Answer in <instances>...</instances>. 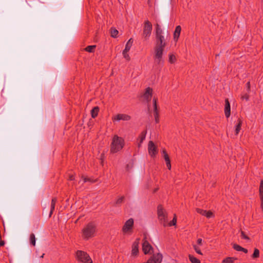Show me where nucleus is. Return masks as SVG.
Returning <instances> with one entry per match:
<instances>
[{
  "label": "nucleus",
  "instance_id": "f257e3e1",
  "mask_svg": "<svg viewBox=\"0 0 263 263\" xmlns=\"http://www.w3.org/2000/svg\"><path fill=\"white\" fill-rule=\"evenodd\" d=\"M156 39L154 58L155 62L159 65L163 63V53L166 43L162 34L156 35Z\"/></svg>",
  "mask_w": 263,
  "mask_h": 263
},
{
  "label": "nucleus",
  "instance_id": "f03ea898",
  "mask_svg": "<svg viewBox=\"0 0 263 263\" xmlns=\"http://www.w3.org/2000/svg\"><path fill=\"white\" fill-rule=\"evenodd\" d=\"M97 226L93 222H90L85 225L81 231L82 237L84 240H89L96 235Z\"/></svg>",
  "mask_w": 263,
  "mask_h": 263
},
{
  "label": "nucleus",
  "instance_id": "7ed1b4c3",
  "mask_svg": "<svg viewBox=\"0 0 263 263\" xmlns=\"http://www.w3.org/2000/svg\"><path fill=\"white\" fill-rule=\"evenodd\" d=\"M125 141L123 138L115 135L112 137L110 144V152L116 153L120 151L124 146Z\"/></svg>",
  "mask_w": 263,
  "mask_h": 263
},
{
  "label": "nucleus",
  "instance_id": "20e7f679",
  "mask_svg": "<svg viewBox=\"0 0 263 263\" xmlns=\"http://www.w3.org/2000/svg\"><path fill=\"white\" fill-rule=\"evenodd\" d=\"M157 214L161 223L164 227H166L167 226V213L161 205L158 206Z\"/></svg>",
  "mask_w": 263,
  "mask_h": 263
},
{
  "label": "nucleus",
  "instance_id": "39448f33",
  "mask_svg": "<svg viewBox=\"0 0 263 263\" xmlns=\"http://www.w3.org/2000/svg\"><path fill=\"white\" fill-rule=\"evenodd\" d=\"M76 258L79 261L83 263H92V260L85 252L78 250L76 252Z\"/></svg>",
  "mask_w": 263,
  "mask_h": 263
},
{
  "label": "nucleus",
  "instance_id": "423d86ee",
  "mask_svg": "<svg viewBox=\"0 0 263 263\" xmlns=\"http://www.w3.org/2000/svg\"><path fill=\"white\" fill-rule=\"evenodd\" d=\"M152 31V25L149 21L146 20L143 24L142 36L146 40L150 37Z\"/></svg>",
  "mask_w": 263,
  "mask_h": 263
},
{
  "label": "nucleus",
  "instance_id": "0eeeda50",
  "mask_svg": "<svg viewBox=\"0 0 263 263\" xmlns=\"http://www.w3.org/2000/svg\"><path fill=\"white\" fill-rule=\"evenodd\" d=\"M134 222V219L133 218H129L125 222L122 229L124 234L130 235L132 233Z\"/></svg>",
  "mask_w": 263,
  "mask_h": 263
},
{
  "label": "nucleus",
  "instance_id": "6e6552de",
  "mask_svg": "<svg viewBox=\"0 0 263 263\" xmlns=\"http://www.w3.org/2000/svg\"><path fill=\"white\" fill-rule=\"evenodd\" d=\"M148 109L151 112L153 113L156 123H158L159 122V111L157 108L156 98H153L152 107H148Z\"/></svg>",
  "mask_w": 263,
  "mask_h": 263
},
{
  "label": "nucleus",
  "instance_id": "1a4fd4ad",
  "mask_svg": "<svg viewBox=\"0 0 263 263\" xmlns=\"http://www.w3.org/2000/svg\"><path fill=\"white\" fill-rule=\"evenodd\" d=\"M153 90L151 87H147L142 95V97L147 102H149L152 98Z\"/></svg>",
  "mask_w": 263,
  "mask_h": 263
},
{
  "label": "nucleus",
  "instance_id": "9d476101",
  "mask_svg": "<svg viewBox=\"0 0 263 263\" xmlns=\"http://www.w3.org/2000/svg\"><path fill=\"white\" fill-rule=\"evenodd\" d=\"M148 151L151 157H154L158 153L157 148L153 141H150L148 144Z\"/></svg>",
  "mask_w": 263,
  "mask_h": 263
},
{
  "label": "nucleus",
  "instance_id": "9b49d317",
  "mask_svg": "<svg viewBox=\"0 0 263 263\" xmlns=\"http://www.w3.org/2000/svg\"><path fill=\"white\" fill-rule=\"evenodd\" d=\"M130 116L126 114H119L115 116L112 118L113 121H119L121 120L123 121H128L130 119Z\"/></svg>",
  "mask_w": 263,
  "mask_h": 263
},
{
  "label": "nucleus",
  "instance_id": "f8f14e48",
  "mask_svg": "<svg viewBox=\"0 0 263 263\" xmlns=\"http://www.w3.org/2000/svg\"><path fill=\"white\" fill-rule=\"evenodd\" d=\"M139 240L136 239L133 243L132 250V256L136 257L138 255L139 253Z\"/></svg>",
  "mask_w": 263,
  "mask_h": 263
},
{
  "label": "nucleus",
  "instance_id": "ddd939ff",
  "mask_svg": "<svg viewBox=\"0 0 263 263\" xmlns=\"http://www.w3.org/2000/svg\"><path fill=\"white\" fill-rule=\"evenodd\" d=\"M152 248V247L149 242L147 240H144L142 243V250L144 254L149 253Z\"/></svg>",
  "mask_w": 263,
  "mask_h": 263
},
{
  "label": "nucleus",
  "instance_id": "4468645a",
  "mask_svg": "<svg viewBox=\"0 0 263 263\" xmlns=\"http://www.w3.org/2000/svg\"><path fill=\"white\" fill-rule=\"evenodd\" d=\"M231 107L230 104L228 99L225 100L224 114L227 118H229L230 116Z\"/></svg>",
  "mask_w": 263,
  "mask_h": 263
},
{
  "label": "nucleus",
  "instance_id": "2eb2a0df",
  "mask_svg": "<svg viewBox=\"0 0 263 263\" xmlns=\"http://www.w3.org/2000/svg\"><path fill=\"white\" fill-rule=\"evenodd\" d=\"M181 31V27L180 26L178 25L176 27L175 31L173 34L174 40L175 42L178 41L179 36L180 35Z\"/></svg>",
  "mask_w": 263,
  "mask_h": 263
},
{
  "label": "nucleus",
  "instance_id": "dca6fc26",
  "mask_svg": "<svg viewBox=\"0 0 263 263\" xmlns=\"http://www.w3.org/2000/svg\"><path fill=\"white\" fill-rule=\"evenodd\" d=\"M163 154L164 159L166 162V166L168 168V169L171 170V161L170 160L169 156L168 154L166 153V151L163 150Z\"/></svg>",
  "mask_w": 263,
  "mask_h": 263
},
{
  "label": "nucleus",
  "instance_id": "f3484780",
  "mask_svg": "<svg viewBox=\"0 0 263 263\" xmlns=\"http://www.w3.org/2000/svg\"><path fill=\"white\" fill-rule=\"evenodd\" d=\"M146 136V133L145 132H143L141 133L140 135L139 138H138V146L139 147L141 146V144L142 143L143 141L145 139Z\"/></svg>",
  "mask_w": 263,
  "mask_h": 263
},
{
  "label": "nucleus",
  "instance_id": "a211bd4d",
  "mask_svg": "<svg viewBox=\"0 0 263 263\" xmlns=\"http://www.w3.org/2000/svg\"><path fill=\"white\" fill-rule=\"evenodd\" d=\"M57 201V199L56 198H52L51 200V205H50V211L49 213V216L50 217L53 213V211L55 209V205Z\"/></svg>",
  "mask_w": 263,
  "mask_h": 263
},
{
  "label": "nucleus",
  "instance_id": "6ab92c4d",
  "mask_svg": "<svg viewBox=\"0 0 263 263\" xmlns=\"http://www.w3.org/2000/svg\"><path fill=\"white\" fill-rule=\"evenodd\" d=\"M242 121H241V119H239L238 120V122L236 125L235 129L236 135H237L238 134V133H239L240 130L241 129V126L242 125Z\"/></svg>",
  "mask_w": 263,
  "mask_h": 263
},
{
  "label": "nucleus",
  "instance_id": "aec40b11",
  "mask_svg": "<svg viewBox=\"0 0 263 263\" xmlns=\"http://www.w3.org/2000/svg\"><path fill=\"white\" fill-rule=\"evenodd\" d=\"M133 40L132 39H130L128 42L126 43L125 49L124 50H125V52H128L130 49V48L132 46Z\"/></svg>",
  "mask_w": 263,
  "mask_h": 263
},
{
  "label": "nucleus",
  "instance_id": "412c9836",
  "mask_svg": "<svg viewBox=\"0 0 263 263\" xmlns=\"http://www.w3.org/2000/svg\"><path fill=\"white\" fill-rule=\"evenodd\" d=\"M176 61V56L173 53H170L168 55V62L171 64H174Z\"/></svg>",
  "mask_w": 263,
  "mask_h": 263
},
{
  "label": "nucleus",
  "instance_id": "4be33fe9",
  "mask_svg": "<svg viewBox=\"0 0 263 263\" xmlns=\"http://www.w3.org/2000/svg\"><path fill=\"white\" fill-rule=\"evenodd\" d=\"M99 107H95L91 111V117L93 118H95V117H96L98 115V111H99Z\"/></svg>",
  "mask_w": 263,
  "mask_h": 263
},
{
  "label": "nucleus",
  "instance_id": "5701e85b",
  "mask_svg": "<svg viewBox=\"0 0 263 263\" xmlns=\"http://www.w3.org/2000/svg\"><path fill=\"white\" fill-rule=\"evenodd\" d=\"M163 34V30L161 29L160 26L157 24L156 25V35Z\"/></svg>",
  "mask_w": 263,
  "mask_h": 263
},
{
  "label": "nucleus",
  "instance_id": "b1692460",
  "mask_svg": "<svg viewBox=\"0 0 263 263\" xmlns=\"http://www.w3.org/2000/svg\"><path fill=\"white\" fill-rule=\"evenodd\" d=\"M189 257L192 263H200V261L193 255H189Z\"/></svg>",
  "mask_w": 263,
  "mask_h": 263
},
{
  "label": "nucleus",
  "instance_id": "393cba45",
  "mask_svg": "<svg viewBox=\"0 0 263 263\" xmlns=\"http://www.w3.org/2000/svg\"><path fill=\"white\" fill-rule=\"evenodd\" d=\"M96 47L95 45L88 46L85 48V50L88 52H93Z\"/></svg>",
  "mask_w": 263,
  "mask_h": 263
},
{
  "label": "nucleus",
  "instance_id": "a878e982",
  "mask_svg": "<svg viewBox=\"0 0 263 263\" xmlns=\"http://www.w3.org/2000/svg\"><path fill=\"white\" fill-rule=\"evenodd\" d=\"M30 242L33 246L35 245V237L34 234H31L30 235Z\"/></svg>",
  "mask_w": 263,
  "mask_h": 263
},
{
  "label": "nucleus",
  "instance_id": "bb28decb",
  "mask_svg": "<svg viewBox=\"0 0 263 263\" xmlns=\"http://www.w3.org/2000/svg\"><path fill=\"white\" fill-rule=\"evenodd\" d=\"M259 257V251L257 249H255L254 253L252 255L253 258H257Z\"/></svg>",
  "mask_w": 263,
  "mask_h": 263
},
{
  "label": "nucleus",
  "instance_id": "cd10ccee",
  "mask_svg": "<svg viewBox=\"0 0 263 263\" xmlns=\"http://www.w3.org/2000/svg\"><path fill=\"white\" fill-rule=\"evenodd\" d=\"M110 34L112 37H116L118 34V31L115 28H111L110 30Z\"/></svg>",
  "mask_w": 263,
  "mask_h": 263
},
{
  "label": "nucleus",
  "instance_id": "c85d7f7f",
  "mask_svg": "<svg viewBox=\"0 0 263 263\" xmlns=\"http://www.w3.org/2000/svg\"><path fill=\"white\" fill-rule=\"evenodd\" d=\"M234 259L232 257H227L226 259L223 260L222 263H234Z\"/></svg>",
  "mask_w": 263,
  "mask_h": 263
},
{
  "label": "nucleus",
  "instance_id": "c756f323",
  "mask_svg": "<svg viewBox=\"0 0 263 263\" xmlns=\"http://www.w3.org/2000/svg\"><path fill=\"white\" fill-rule=\"evenodd\" d=\"M82 180H83V182H95V180H93L92 179L90 178H88L87 177L82 176Z\"/></svg>",
  "mask_w": 263,
  "mask_h": 263
},
{
  "label": "nucleus",
  "instance_id": "7c9ffc66",
  "mask_svg": "<svg viewBox=\"0 0 263 263\" xmlns=\"http://www.w3.org/2000/svg\"><path fill=\"white\" fill-rule=\"evenodd\" d=\"M176 222H177V218H176V215H175V216L173 218V220L170 222H167V226L171 227V226H175L176 224Z\"/></svg>",
  "mask_w": 263,
  "mask_h": 263
},
{
  "label": "nucleus",
  "instance_id": "2f4dec72",
  "mask_svg": "<svg viewBox=\"0 0 263 263\" xmlns=\"http://www.w3.org/2000/svg\"><path fill=\"white\" fill-rule=\"evenodd\" d=\"M259 196L263 197V180L261 181L259 186Z\"/></svg>",
  "mask_w": 263,
  "mask_h": 263
},
{
  "label": "nucleus",
  "instance_id": "473e14b6",
  "mask_svg": "<svg viewBox=\"0 0 263 263\" xmlns=\"http://www.w3.org/2000/svg\"><path fill=\"white\" fill-rule=\"evenodd\" d=\"M196 211L198 213L203 215V216H205V214H206V211L205 210H203L202 209H199V208H197L196 209Z\"/></svg>",
  "mask_w": 263,
  "mask_h": 263
},
{
  "label": "nucleus",
  "instance_id": "72a5a7b5",
  "mask_svg": "<svg viewBox=\"0 0 263 263\" xmlns=\"http://www.w3.org/2000/svg\"><path fill=\"white\" fill-rule=\"evenodd\" d=\"M128 52H125V50H123L122 54L123 55V57L127 60L129 61L130 59V58L129 55V54L127 53Z\"/></svg>",
  "mask_w": 263,
  "mask_h": 263
},
{
  "label": "nucleus",
  "instance_id": "f704fd0d",
  "mask_svg": "<svg viewBox=\"0 0 263 263\" xmlns=\"http://www.w3.org/2000/svg\"><path fill=\"white\" fill-rule=\"evenodd\" d=\"M193 248L197 253H198V254H200V255H202V253H201L199 247H198L196 245H193Z\"/></svg>",
  "mask_w": 263,
  "mask_h": 263
},
{
  "label": "nucleus",
  "instance_id": "c9c22d12",
  "mask_svg": "<svg viewBox=\"0 0 263 263\" xmlns=\"http://www.w3.org/2000/svg\"><path fill=\"white\" fill-rule=\"evenodd\" d=\"M233 248L237 251H241L242 250V247L237 244H234Z\"/></svg>",
  "mask_w": 263,
  "mask_h": 263
},
{
  "label": "nucleus",
  "instance_id": "e433bc0d",
  "mask_svg": "<svg viewBox=\"0 0 263 263\" xmlns=\"http://www.w3.org/2000/svg\"><path fill=\"white\" fill-rule=\"evenodd\" d=\"M205 217L210 218L214 217V214L210 211H206Z\"/></svg>",
  "mask_w": 263,
  "mask_h": 263
},
{
  "label": "nucleus",
  "instance_id": "4c0bfd02",
  "mask_svg": "<svg viewBox=\"0 0 263 263\" xmlns=\"http://www.w3.org/2000/svg\"><path fill=\"white\" fill-rule=\"evenodd\" d=\"M124 198V197L123 196H121V197H119V198L117 199V200L116 202V203L117 204H121L123 202Z\"/></svg>",
  "mask_w": 263,
  "mask_h": 263
},
{
  "label": "nucleus",
  "instance_id": "58836bf2",
  "mask_svg": "<svg viewBox=\"0 0 263 263\" xmlns=\"http://www.w3.org/2000/svg\"><path fill=\"white\" fill-rule=\"evenodd\" d=\"M241 237L245 239H249V238L245 234L243 231L241 232Z\"/></svg>",
  "mask_w": 263,
  "mask_h": 263
},
{
  "label": "nucleus",
  "instance_id": "ea45409f",
  "mask_svg": "<svg viewBox=\"0 0 263 263\" xmlns=\"http://www.w3.org/2000/svg\"><path fill=\"white\" fill-rule=\"evenodd\" d=\"M241 98L242 99H245L246 100L248 101L249 100V95L248 94H245L242 96Z\"/></svg>",
  "mask_w": 263,
  "mask_h": 263
},
{
  "label": "nucleus",
  "instance_id": "a19ab883",
  "mask_svg": "<svg viewBox=\"0 0 263 263\" xmlns=\"http://www.w3.org/2000/svg\"><path fill=\"white\" fill-rule=\"evenodd\" d=\"M246 86H247V90L248 91H250V86H251V85H250V82H248L246 84Z\"/></svg>",
  "mask_w": 263,
  "mask_h": 263
},
{
  "label": "nucleus",
  "instance_id": "79ce46f5",
  "mask_svg": "<svg viewBox=\"0 0 263 263\" xmlns=\"http://www.w3.org/2000/svg\"><path fill=\"white\" fill-rule=\"evenodd\" d=\"M202 240L201 238H198L197 239V242L198 245L201 246L202 245Z\"/></svg>",
  "mask_w": 263,
  "mask_h": 263
},
{
  "label": "nucleus",
  "instance_id": "37998d69",
  "mask_svg": "<svg viewBox=\"0 0 263 263\" xmlns=\"http://www.w3.org/2000/svg\"><path fill=\"white\" fill-rule=\"evenodd\" d=\"M260 200H261L260 207H261L262 210L263 211V197H260Z\"/></svg>",
  "mask_w": 263,
  "mask_h": 263
},
{
  "label": "nucleus",
  "instance_id": "c03bdc74",
  "mask_svg": "<svg viewBox=\"0 0 263 263\" xmlns=\"http://www.w3.org/2000/svg\"><path fill=\"white\" fill-rule=\"evenodd\" d=\"M69 179L70 180H74V176L72 175H70L69 177Z\"/></svg>",
  "mask_w": 263,
  "mask_h": 263
},
{
  "label": "nucleus",
  "instance_id": "a18cd8bd",
  "mask_svg": "<svg viewBox=\"0 0 263 263\" xmlns=\"http://www.w3.org/2000/svg\"><path fill=\"white\" fill-rule=\"evenodd\" d=\"M4 245H5L4 241L1 240V241H0V247L3 246Z\"/></svg>",
  "mask_w": 263,
  "mask_h": 263
},
{
  "label": "nucleus",
  "instance_id": "49530a36",
  "mask_svg": "<svg viewBox=\"0 0 263 263\" xmlns=\"http://www.w3.org/2000/svg\"><path fill=\"white\" fill-rule=\"evenodd\" d=\"M241 251H242V252H243L245 253H248V250L246 249L243 248H242V250H241Z\"/></svg>",
  "mask_w": 263,
  "mask_h": 263
},
{
  "label": "nucleus",
  "instance_id": "de8ad7c7",
  "mask_svg": "<svg viewBox=\"0 0 263 263\" xmlns=\"http://www.w3.org/2000/svg\"><path fill=\"white\" fill-rule=\"evenodd\" d=\"M44 253L42 254V255H41L40 257L41 258H43L44 257Z\"/></svg>",
  "mask_w": 263,
  "mask_h": 263
},
{
  "label": "nucleus",
  "instance_id": "09e8293b",
  "mask_svg": "<svg viewBox=\"0 0 263 263\" xmlns=\"http://www.w3.org/2000/svg\"><path fill=\"white\" fill-rule=\"evenodd\" d=\"M151 1V0H148V4H149V3H150V1Z\"/></svg>",
  "mask_w": 263,
  "mask_h": 263
},
{
  "label": "nucleus",
  "instance_id": "8fccbe9b",
  "mask_svg": "<svg viewBox=\"0 0 263 263\" xmlns=\"http://www.w3.org/2000/svg\"><path fill=\"white\" fill-rule=\"evenodd\" d=\"M1 238V236H0V239Z\"/></svg>",
  "mask_w": 263,
  "mask_h": 263
}]
</instances>
